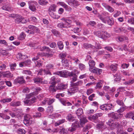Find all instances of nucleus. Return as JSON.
I'll return each instance as SVG.
<instances>
[{
    "instance_id": "nucleus-1",
    "label": "nucleus",
    "mask_w": 134,
    "mask_h": 134,
    "mask_svg": "<svg viewBox=\"0 0 134 134\" xmlns=\"http://www.w3.org/2000/svg\"><path fill=\"white\" fill-rule=\"evenodd\" d=\"M61 20L64 21V23L60 22L57 25V26L59 28H67V26L69 25L71 23L70 20L64 18H63Z\"/></svg>"
},
{
    "instance_id": "nucleus-2",
    "label": "nucleus",
    "mask_w": 134,
    "mask_h": 134,
    "mask_svg": "<svg viewBox=\"0 0 134 134\" xmlns=\"http://www.w3.org/2000/svg\"><path fill=\"white\" fill-rule=\"evenodd\" d=\"M34 119L31 118L29 115H27L24 117V119L23 121L24 123L27 126H28L34 123Z\"/></svg>"
},
{
    "instance_id": "nucleus-3",
    "label": "nucleus",
    "mask_w": 134,
    "mask_h": 134,
    "mask_svg": "<svg viewBox=\"0 0 134 134\" xmlns=\"http://www.w3.org/2000/svg\"><path fill=\"white\" fill-rule=\"evenodd\" d=\"M79 90V88L78 87L71 86L68 90V94L70 96L72 95L77 92Z\"/></svg>"
},
{
    "instance_id": "nucleus-4",
    "label": "nucleus",
    "mask_w": 134,
    "mask_h": 134,
    "mask_svg": "<svg viewBox=\"0 0 134 134\" xmlns=\"http://www.w3.org/2000/svg\"><path fill=\"white\" fill-rule=\"evenodd\" d=\"M67 2L68 4L75 8L78 7L80 5V3L76 0H68Z\"/></svg>"
},
{
    "instance_id": "nucleus-5",
    "label": "nucleus",
    "mask_w": 134,
    "mask_h": 134,
    "mask_svg": "<svg viewBox=\"0 0 134 134\" xmlns=\"http://www.w3.org/2000/svg\"><path fill=\"white\" fill-rule=\"evenodd\" d=\"M68 71L67 70H63L57 71L53 73L54 74L57 75L62 77H67L68 76Z\"/></svg>"
},
{
    "instance_id": "nucleus-6",
    "label": "nucleus",
    "mask_w": 134,
    "mask_h": 134,
    "mask_svg": "<svg viewBox=\"0 0 134 134\" xmlns=\"http://www.w3.org/2000/svg\"><path fill=\"white\" fill-rule=\"evenodd\" d=\"M28 28L30 29V34H34L35 32H38L40 31L37 27L34 26L30 25Z\"/></svg>"
},
{
    "instance_id": "nucleus-7",
    "label": "nucleus",
    "mask_w": 134,
    "mask_h": 134,
    "mask_svg": "<svg viewBox=\"0 0 134 134\" xmlns=\"http://www.w3.org/2000/svg\"><path fill=\"white\" fill-rule=\"evenodd\" d=\"M33 80L34 83L38 84L41 83L43 84H46L47 83V81H43V80L41 78L38 77L34 78L33 79Z\"/></svg>"
},
{
    "instance_id": "nucleus-8",
    "label": "nucleus",
    "mask_w": 134,
    "mask_h": 134,
    "mask_svg": "<svg viewBox=\"0 0 134 134\" xmlns=\"http://www.w3.org/2000/svg\"><path fill=\"white\" fill-rule=\"evenodd\" d=\"M25 80L23 79V76L18 77L14 80V83L16 84L17 83L22 84L25 83Z\"/></svg>"
},
{
    "instance_id": "nucleus-9",
    "label": "nucleus",
    "mask_w": 134,
    "mask_h": 134,
    "mask_svg": "<svg viewBox=\"0 0 134 134\" xmlns=\"http://www.w3.org/2000/svg\"><path fill=\"white\" fill-rule=\"evenodd\" d=\"M90 71L92 72L95 73L98 75L100 74L102 71V70L94 67L89 68Z\"/></svg>"
},
{
    "instance_id": "nucleus-10",
    "label": "nucleus",
    "mask_w": 134,
    "mask_h": 134,
    "mask_svg": "<svg viewBox=\"0 0 134 134\" xmlns=\"http://www.w3.org/2000/svg\"><path fill=\"white\" fill-rule=\"evenodd\" d=\"M0 74H1L4 77L11 78L13 76V75L9 71H0Z\"/></svg>"
},
{
    "instance_id": "nucleus-11",
    "label": "nucleus",
    "mask_w": 134,
    "mask_h": 134,
    "mask_svg": "<svg viewBox=\"0 0 134 134\" xmlns=\"http://www.w3.org/2000/svg\"><path fill=\"white\" fill-rule=\"evenodd\" d=\"M102 33L100 38L103 40L106 39L111 36V35L106 31H103Z\"/></svg>"
},
{
    "instance_id": "nucleus-12",
    "label": "nucleus",
    "mask_w": 134,
    "mask_h": 134,
    "mask_svg": "<svg viewBox=\"0 0 134 134\" xmlns=\"http://www.w3.org/2000/svg\"><path fill=\"white\" fill-rule=\"evenodd\" d=\"M68 87V84H64L63 83L58 84L57 86V89L58 90H62Z\"/></svg>"
},
{
    "instance_id": "nucleus-13",
    "label": "nucleus",
    "mask_w": 134,
    "mask_h": 134,
    "mask_svg": "<svg viewBox=\"0 0 134 134\" xmlns=\"http://www.w3.org/2000/svg\"><path fill=\"white\" fill-rule=\"evenodd\" d=\"M108 13L104 12L101 15H99V17L104 23H105L106 22L105 19L108 17Z\"/></svg>"
},
{
    "instance_id": "nucleus-14",
    "label": "nucleus",
    "mask_w": 134,
    "mask_h": 134,
    "mask_svg": "<svg viewBox=\"0 0 134 134\" xmlns=\"http://www.w3.org/2000/svg\"><path fill=\"white\" fill-rule=\"evenodd\" d=\"M102 5L107 10L110 12H112L114 11V9L110 6L105 3H103Z\"/></svg>"
},
{
    "instance_id": "nucleus-15",
    "label": "nucleus",
    "mask_w": 134,
    "mask_h": 134,
    "mask_svg": "<svg viewBox=\"0 0 134 134\" xmlns=\"http://www.w3.org/2000/svg\"><path fill=\"white\" fill-rule=\"evenodd\" d=\"M120 123L118 122H116L112 123L111 125L110 126V128L112 130H114L118 127L120 126Z\"/></svg>"
},
{
    "instance_id": "nucleus-16",
    "label": "nucleus",
    "mask_w": 134,
    "mask_h": 134,
    "mask_svg": "<svg viewBox=\"0 0 134 134\" xmlns=\"http://www.w3.org/2000/svg\"><path fill=\"white\" fill-rule=\"evenodd\" d=\"M83 47L86 49H87L89 48H91L92 49H94V46L91 45L90 44L88 43H85L83 44Z\"/></svg>"
},
{
    "instance_id": "nucleus-17",
    "label": "nucleus",
    "mask_w": 134,
    "mask_h": 134,
    "mask_svg": "<svg viewBox=\"0 0 134 134\" xmlns=\"http://www.w3.org/2000/svg\"><path fill=\"white\" fill-rule=\"evenodd\" d=\"M118 114L114 113V112L110 113L108 114L109 116L113 118L114 119H119V117L117 116Z\"/></svg>"
},
{
    "instance_id": "nucleus-18",
    "label": "nucleus",
    "mask_w": 134,
    "mask_h": 134,
    "mask_svg": "<svg viewBox=\"0 0 134 134\" xmlns=\"http://www.w3.org/2000/svg\"><path fill=\"white\" fill-rule=\"evenodd\" d=\"M117 65H118L117 64H111L110 66V69L113 71L115 72L117 70Z\"/></svg>"
},
{
    "instance_id": "nucleus-19",
    "label": "nucleus",
    "mask_w": 134,
    "mask_h": 134,
    "mask_svg": "<svg viewBox=\"0 0 134 134\" xmlns=\"http://www.w3.org/2000/svg\"><path fill=\"white\" fill-rule=\"evenodd\" d=\"M96 127L99 129H104L105 127L104 125V123L103 122H100L96 125Z\"/></svg>"
},
{
    "instance_id": "nucleus-20",
    "label": "nucleus",
    "mask_w": 134,
    "mask_h": 134,
    "mask_svg": "<svg viewBox=\"0 0 134 134\" xmlns=\"http://www.w3.org/2000/svg\"><path fill=\"white\" fill-rule=\"evenodd\" d=\"M16 57L17 59L19 60L24 59L26 58H27V56L26 55H22L21 53H19L16 55Z\"/></svg>"
},
{
    "instance_id": "nucleus-21",
    "label": "nucleus",
    "mask_w": 134,
    "mask_h": 134,
    "mask_svg": "<svg viewBox=\"0 0 134 134\" xmlns=\"http://www.w3.org/2000/svg\"><path fill=\"white\" fill-rule=\"evenodd\" d=\"M49 13L51 16L54 19H58L60 17V16L56 15L54 13L50 11V12H49Z\"/></svg>"
},
{
    "instance_id": "nucleus-22",
    "label": "nucleus",
    "mask_w": 134,
    "mask_h": 134,
    "mask_svg": "<svg viewBox=\"0 0 134 134\" xmlns=\"http://www.w3.org/2000/svg\"><path fill=\"white\" fill-rule=\"evenodd\" d=\"M22 16L18 14L16 18V19H15V22L16 24H19L21 23Z\"/></svg>"
},
{
    "instance_id": "nucleus-23",
    "label": "nucleus",
    "mask_w": 134,
    "mask_h": 134,
    "mask_svg": "<svg viewBox=\"0 0 134 134\" xmlns=\"http://www.w3.org/2000/svg\"><path fill=\"white\" fill-rule=\"evenodd\" d=\"M43 54L42 53H38L37 54V56L34 57L32 59L33 61H35L37 60L40 57H42L43 56Z\"/></svg>"
},
{
    "instance_id": "nucleus-24",
    "label": "nucleus",
    "mask_w": 134,
    "mask_h": 134,
    "mask_svg": "<svg viewBox=\"0 0 134 134\" xmlns=\"http://www.w3.org/2000/svg\"><path fill=\"white\" fill-rule=\"evenodd\" d=\"M38 3L42 5H46L48 3L46 0H39Z\"/></svg>"
},
{
    "instance_id": "nucleus-25",
    "label": "nucleus",
    "mask_w": 134,
    "mask_h": 134,
    "mask_svg": "<svg viewBox=\"0 0 134 134\" xmlns=\"http://www.w3.org/2000/svg\"><path fill=\"white\" fill-rule=\"evenodd\" d=\"M56 6L54 4L51 5L49 8V12L50 11H55L56 10Z\"/></svg>"
},
{
    "instance_id": "nucleus-26",
    "label": "nucleus",
    "mask_w": 134,
    "mask_h": 134,
    "mask_svg": "<svg viewBox=\"0 0 134 134\" xmlns=\"http://www.w3.org/2000/svg\"><path fill=\"white\" fill-rule=\"evenodd\" d=\"M63 65L65 67H67L69 65V61L66 59H63L62 60Z\"/></svg>"
},
{
    "instance_id": "nucleus-27",
    "label": "nucleus",
    "mask_w": 134,
    "mask_h": 134,
    "mask_svg": "<svg viewBox=\"0 0 134 134\" xmlns=\"http://www.w3.org/2000/svg\"><path fill=\"white\" fill-rule=\"evenodd\" d=\"M87 121V119L85 117H82L80 119V124L81 125H83Z\"/></svg>"
},
{
    "instance_id": "nucleus-28",
    "label": "nucleus",
    "mask_w": 134,
    "mask_h": 134,
    "mask_svg": "<svg viewBox=\"0 0 134 134\" xmlns=\"http://www.w3.org/2000/svg\"><path fill=\"white\" fill-rule=\"evenodd\" d=\"M102 30H100L98 31H96L94 32L93 33L94 34L98 37L100 38L101 36V34L102 32Z\"/></svg>"
},
{
    "instance_id": "nucleus-29",
    "label": "nucleus",
    "mask_w": 134,
    "mask_h": 134,
    "mask_svg": "<svg viewBox=\"0 0 134 134\" xmlns=\"http://www.w3.org/2000/svg\"><path fill=\"white\" fill-rule=\"evenodd\" d=\"M2 9L8 11L12 10V8L7 5L3 6L2 7Z\"/></svg>"
},
{
    "instance_id": "nucleus-30",
    "label": "nucleus",
    "mask_w": 134,
    "mask_h": 134,
    "mask_svg": "<svg viewBox=\"0 0 134 134\" xmlns=\"http://www.w3.org/2000/svg\"><path fill=\"white\" fill-rule=\"evenodd\" d=\"M20 104V103L18 101L12 102L10 103V105L13 107L18 106Z\"/></svg>"
},
{
    "instance_id": "nucleus-31",
    "label": "nucleus",
    "mask_w": 134,
    "mask_h": 134,
    "mask_svg": "<svg viewBox=\"0 0 134 134\" xmlns=\"http://www.w3.org/2000/svg\"><path fill=\"white\" fill-rule=\"evenodd\" d=\"M133 115H134V112L132 111L127 113L125 117L126 118H130Z\"/></svg>"
},
{
    "instance_id": "nucleus-32",
    "label": "nucleus",
    "mask_w": 134,
    "mask_h": 134,
    "mask_svg": "<svg viewBox=\"0 0 134 134\" xmlns=\"http://www.w3.org/2000/svg\"><path fill=\"white\" fill-rule=\"evenodd\" d=\"M76 113L78 116H80L83 113L82 109L80 108H79L76 111Z\"/></svg>"
},
{
    "instance_id": "nucleus-33",
    "label": "nucleus",
    "mask_w": 134,
    "mask_h": 134,
    "mask_svg": "<svg viewBox=\"0 0 134 134\" xmlns=\"http://www.w3.org/2000/svg\"><path fill=\"white\" fill-rule=\"evenodd\" d=\"M66 118L68 120L70 121H72L74 120V118L73 116L71 114H68Z\"/></svg>"
},
{
    "instance_id": "nucleus-34",
    "label": "nucleus",
    "mask_w": 134,
    "mask_h": 134,
    "mask_svg": "<svg viewBox=\"0 0 134 134\" xmlns=\"http://www.w3.org/2000/svg\"><path fill=\"white\" fill-rule=\"evenodd\" d=\"M57 76H54L51 78V81L50 83L53 85H55L56 83L55 79L57 78Z\"/></svg>"
},
{
    "instance_id": "nucleus-35",
    "label": "nucleus",
    "mask_w": 134,
    "mask_h": 134,
    "mask_svg": "<svg viewBox=\"0 0 134 134\" xmlns=\"http://www.w3.org/2000/svg\"><path fill=\"white\" fill-rule=\"evenodd\" d=\"M88 64L90 66V68H92L94 67L95 64V63L93 60H90Z\"/></svg>"
},
{
    "instance_id": "nucleus-36",
    "label": "nucleus",
    "mask_w": 134,
    "mask_h": 134,
    "mask_svg": "<svg viewBox=\"0 0 134 134\" xmlns=\"http://www.w3.org/2000/svg\"><path fill=\"white\" fill-rule=\"evenodd\" d=\"M12 99L10 98L7 99H4L2 100H1L0 101L1 103H9L12 101Z\"/></svg>"
},
{
    "instance_id": "nucleus-37",
    "label": "nucleus",
    "mask_w": 134,
    "mask_h": 134,
    "mask_svg": "<svg viewBox=\"0 0 134 134\" xmlns=\"http://www.w3.org/2000/svg\"><path fill=\"white\" fill-rule=\"evenodd\" d=\"M117 128H118L117 131V133L119 134L123 132V129L120 124V126L118 127Z\"/></svg>"
},
{
    "instance_id": "nucleus-38",
    "label": "nucleus",
    "mask_w": 134,
    "mask_h": 134,
    "mask_svg": "<svg viewBox=\"0 0 134 134\" xmlns=\"http://www.w3.org/2000/svg\"><path fill=\"white\" fill-rule=\"evenodd\" d=\"M134 82V79H131L129 80L128 81H126L124 83V85L127 86L131 84H132Z\"/></svg>"
},
{
    "instance_id": "nucleus-39",
    "label": "nucleus",
    "mask_w": 134,
    "mask_h": 134,
    "mask_svg": "<svg viewBox=\"0 0 134 134\" xmlns=\"http://www.w3.org/2000/svg\"><path fill=\"white\" fill-rule=\"evenodd\" d=\"M0 53L1 54L4 56H6L8 55L9 53L5 50L1 49L0 51Z\"/></svg>"
},
{
    "instance_id": "nucleus-40",
    "label": "nucleus",
    "mask_w": 134,
    "mask_h": 134,
    "mask_svg": "<svg viewBox=\"0 0 134 134\" xmlns=\"http://www.w3.org/2000/svg\"><path fill=\"white\" fill-rule=\"evenodd\" d=\"M49 89L50 91H51L53 92H55L56 90H57V87H56L54 85H52L49 86Z\"/></svg>"
},
{
    "instance_id": "nucleus-41",
    "label": "nucleus",
    "mask_w": 134,
    "mask_h": 134,
    "mask_svg": "<svg viewBox=\"0 0 134 134\" xmlns=\"http://www.w3.org/2000/svg\"><path fill=\"white\" fill-rule=\"evenodd\" d=\"M0 116L1 117L5 120L9 119L10 117L7 115H4L3 114H0Z\"/></svg>"
},
{
    "instance_id": "nucleus-42",
    "label": "nucleus",
    "mask_w": 134,
    "mask_h": 134,
    "mask_svg": "<svg viewBox=\"0 0 134 134\" xmlns=\"http://www.w3.org/2000/svg\"><path fill=\"white\" fill-rule=\"evenodd\" d=\"M57 45L60 49L62 50L63 49L64 45L62 41H59L58 42Z\"/></svg>"
},
{
    "instance_id": "nucleus-43",
    "label": "nucleus",
    "mask_w": 134,
    "mask_h": 134,
    "mask_svg": "<svg viewBox=\"0 0 134 134\" xmlns=\"http://www.w3.org/2000/svg\"><path fill=\"white\" fill-rule=\"evenodd\" d=\"M53 110V107L52 106H48L47 108L46 111L48 113H51Z\"/></svg>"
},
{
    "instance_id": "nucleus-44",
    "label": "nucleus",
    "mask_w": 134,
    "mask_h": 134,
    "mask_svg": "<svg viewBox=\"0 0 134 134\" xmlns=\"http://www.w3.org/2000/svg\"><path fill=\"white\" fill-rule=\"evenodd\" d=\"M79 69L81 70H84L85 69L86 67L83 64L80 63L79 64Z\"/></svg>"
},
{
    "instance_id": "nucleus-45",
    "label": "nucleus",
    "mask_w": 134,
    "mask_h": 134,
    "mask_svg": "<svg viewBox=\"0 0 134 134\" xmlns=\"http://www.w3.org/2000/svg\"><path fill=\"white\" fill-rule=\"evenodd\" d=\"M88 119L89 120L92 121L96 120L97 119L95 114L93 116H89Z\"/></svg>"
},
{
    "instance_id": "nucleus-46",
    "label": "nucleus",
    "mask_w": 134,
    "mask_h": 134,
    "mask_svg": "<svg viewBox=\"0 0 134 134\" xmlns=\"http://www.w3.org/2000/svg\"><path fill=\"white\" fill-rule=\"evenodd\" d=\"M127 39V37L125 36H121L118 38V40L120 42L122 41Z\"/></svg>"
},
{
    "instance_id": "nucleus-47",
    "label": "nucleus",
    "mask_w": 134,
    "mask_h": 134,
    "mask_svg": "<svg viewBox=\"0 0 134 134\" xmlns=\"http://www.w3.org/2000/svg\"><path fill=\"white\" fill-rule=\"evenodd\" d=\"M126 109V107L125 106L121 107L117 111V112L118 113H122Z\"/></svg>"
},
{
    "instance_id": "nucleus-48",
    "label": "nucleus",
    "mask_w": 134,
    "mask_h": 134,
    "mask_svg": "<svg viewBox=\"0 0 134 134\" xmlns=\"http://www.w3.org/2000/svg\"><path fill=\"white\" fill-rule=\"evenodd\" d=\"M17 132L19 134H25V131L23 129H19L17 130Z\"/></svg>"
},
{
    "instance_id": "nucleus-49",
    "label": "nucleus",
    "mask_w": 134,
    "mask_h": 134,
    "mask_svg": "<svg viewBox=\"0 0 134 134\" xmlns=\"http://www.w3.org/2000/svg\"><path fill=\"white\" fill-rule=\"evenodd\" d=\"M42 51H45L47 52H49L51 51V50L48 47L43 46L42 47Z\"/></svg>"
},
{
    "instance_id": "nucleus-50",
    "label": "nucleus",
    "mask_w": 134,
    "mask_h": 134,
    "mask_svg": "<svg viewBox=\"0 0 134 134\" xmlns=\"http://www.w3.org/2000/svg\"><path fill=\"white\" fill-rule=\"evenodd\" d=\"M16 66V64L15 63H13L10 64V69L12 71H14L15 69V68Z\"/></svg>"
},
{
    "instance_id": "nucleus-51",
    "label": "nucleus",
    "mask_w": 134,
    "mask_h": 134,
    "mask_svg": "<svg viewBox=\"0 0 134 134\" xmlns=\"http://www.w3.org/2000/svg\"><path fill=\"white\" fill-rule=\"evenodd\" d=\"M60 130L61 133H63V134H66L67 133V131L62 127H60Z\"/></svg>"
},
{
    "instance_id": "nucleus-52",
    "label": "nucleus",
    "mask_w": 134,
    "mask_h": 134,
    "mask_svg": "<svg viewBox=\"0 0 134 134\" xmlns=\"http://www.w3.org/2000/svg\"><path fill=\"white\" fill-rule=\"evenodd\" d=\"M68 75L70 77H73L76 75V74L75 73L74 70H72L71 72H69L68 73Z\"/></svg>"
},
{
    "instance_id": "nucleus-53",
    "label": "nucleus",
    "mask_w": 134,
    "mask_h": 134,
    "mask_svg": "<svg viewBox=\"0 0 134 134\" xmlns=\"http://www.w3.org/2000/svg\"><path fill=\"white\" fill-rule=\"evenodd\" d=\"M55 99H49L48 98L47 101V104L48 105L52 104L53 102H54Z\"/></svg>"
},
{
    "instance_id": "nucleus-54",
    "label": "nucleus",
    "mask_w": 134,
    "mask_h": 134,
    "mask_svg": "<svg viewBox=\"0 0 134 134\" xmlns=\"http://www.w3.org/2000/svg\"><path fill=\"white\" fill-rule=\"evenodd\" d=\"M114 106L111 104H107L106 105V111H107L108 110H110L112 108H113Z\"/></svg>"
},
{
    "instance_id": "nucleus-55",
    "label": "nucleus",
    "mask_w": 134,
    "mask_h": 134,
    "mask_svg": "<svg viewBox=\"0 0 134 134\" xmlns=\"http://www.w3.org/2000/svg\"><path fill=\"white\" fill-rule=\"evenodd\" d=\"M116 102L118 105L122 106H123L124 105V103L122 100L118 99L116 101Z\"/></svg>"
},
{
    "instance_id": "nucleus-56",
    "label": "nucleus",
    "mask_w": 134,
    "mask_h": 134,
    "mask_svg": "<svg viewBox=\"0 0 134 134\" xmlns=\"http://www.w3.org/2000/svg\"><path fill=\"white\" fill-rule=\"evenodd\" d=\"M28 3L29 7L30 6L35 5L37 3L35 1H28Z\"/></svg>"
},
{
    "instance_id": "nucleus-57",
    "label": "nucleus",
    "mask_w": 134,
    "mask_h": 134,
    "mask_svg": "<svg viewBox=\"0 0 134 134\" xmlns=\"http://www.w3.org/2000/svg\"><path fill=\"white\" fill-rule=\"evenodd\" d=\"M64 119H62L60 120L59 121L57 122L55 124V125L56 126H57L59 125L60 124L63 123L65 121Z\"/></svg>"
},
{
    "instance_id": "nucleus-58",
    "label": "nucleus",
    "mask_w": 134,
    "mask_h": 134,
    "mask_svg": "<svg viewBox=\"0 0 134 134\" xmlns=\"http://www.w3.org/2000/svg\"><path fill=\"white\" fill-rule=\"evenodd\" d=\"M24 102L25 104H26L27 105H30L32 104L31 103L32 102L31 100L29 99H27L25 100L24 101Z\"/></svg>"
},
{
    "instance_id": "nucleus-59",
    "label": "nucleus",
    "mask_w": 134,
    "mask_h": 134,
    "mask_svg": "<svg viewBox=\"0 0 134 134\" xmlns=\"http://www.w3.org/2000/svg\"><path fill=\"white\" fill-rule=\"evenodd\" d=\"M127 22L130 24L134 25V18L129 19L127 20Z\"/></svg>"
},
{
    "instance_id": "nucleus-60",
    "label": "nucleus",
    "mask_w": 134,
    "mask_h": 134,
    "mask_svg": "<svg viewBox=\"0 0 134 134\" xmlns=\"http://www.w3.org/2000/svg\"><path fill=\"white\" fill-rule=\"evenodd\" d=\"M94 49L96 48L97 49H99L101 48V47L100 44L99 43H98L96 42L95 43V46H94Z\"/></svg>"
},
{
    "instance_id": "nucleus-61",
    "label": "nucleus",
    "mask_w": 134,
    "mask_h": 134,
    "mask_svg": "<svg viewBox=\"0 0 134 134\" xmlns=\"http://www.w3.org/2000/svg\"><path fill=\"white\" fill-rule=\"evenodd\" d=\"M58 4L61 5L64 8H66L67 7V5L63 2H59L58 3Z\"/></svg>"
},
{
    "instance_id": "nucleus-62",
    "label": "nucleus",
    "mask_w": 134,
    "mask_h": 134,
    "mask_svg": "<svg viewBox=\"0 0 134 134\" xmlns=\"http://www.w3.org/2000/svg\"><path fill=\"white\" fill-rule=\"evenodd\" d=\"M23 74H28L29 75H31L32 74L31 72L29 70H24L23 71Z\"/></svg>"
},
{
    "instance_id": "nucleus-63",
    "label": "nucleus",
    "mask_w": 134,
    "mask_h": 134,
    "mask_svg": "<svg viewBox=\"0 0 134 134\" xmlns=\"http://www.w3.org/2000/svg\"><path fill=\"white\" fill-rule=\"evenodd\" d=\"M0 43L3 44L5 46H7L8 43L5 40L0 39Z\"/></svg>"
},
{
    "instance_id": "nucleus-64",
    "label": "nucleus",
    "mask_w": 134,
    "mask_h": 134,
    "mask_svg": "<svg viewBox=\"0 0 134 134\" xmlns=\"http://www.w3.org/2000/svg\"><path fill=\"white\" fill-rule=\"evenodd\" d=\"M108 24L110 25H112L114 24V22L112 19H109L107 21Z\"/></svg>"
}]
</instances>
